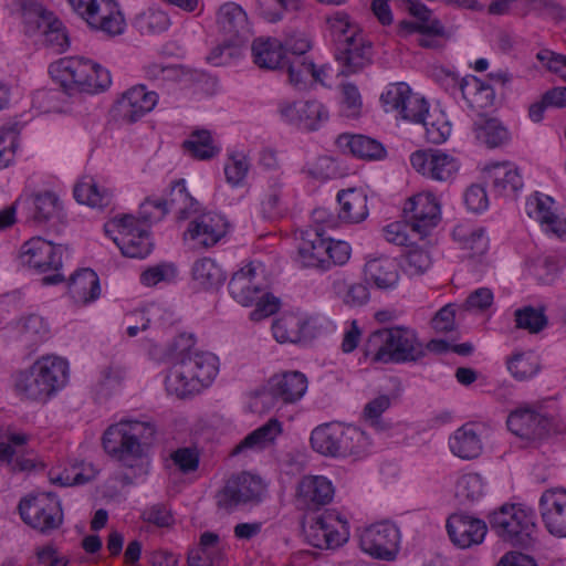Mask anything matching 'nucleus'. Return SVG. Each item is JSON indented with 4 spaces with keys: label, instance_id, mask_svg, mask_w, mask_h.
I'll return each mask as SVG.
<instances>
[{
    "label": "nucleus",
    "instance_id": "f257e3e1",
    "mask_svg": "<svg viewBox=\"0 0 566 566\" xmlns=\"http://www.w3.org/2000/svg\"><path fill=\"white\" fill-rule=\"evenodd\" d=\"M159 213L154 219H161L167 211H174L178 220L191 219L184 240L195 249H208L216 245L228 231L227 220L212 212L199 213V203L187 192L185 180L172 184L168 196L154 203Z\"/></svg>",
    "mask_w": 566,
    "mask_h": 566
},
{
    "label": "nucleus",
    "instance_id": "f03ea898",
    "mask_svg": "<svg viewBox=\"0 0 566 566\" xmlns=\"http://www.w3.org/2000/svg\"><path fill=\"white\" fill-rule=\"evenodd\" d=\"M156 426L148 420H120L109 426L103 434V448L107 454L132 470L119 476L124 484L146 473L144 455L156 436Z\"/></svg>",
    "mask_w": 566,
    "mask_h": 566
},
{
    "label": "nucleus",
    "instance_id": "7ed1b4c3",
    "mask_svg": "<svg viewBox=\"0 0 566 566\" xmlns=\"http://www.w3.org/2000/svg\"><path fill=\"white\" fill-rule=\"evenodd\" d=\"M426 354L413 329L396 326L373 332L365 344V355L373 361H417Z\"/></svg>",
    "mask_w": 566,
    "mask_h": 566
},
{
    "label": "nucleus",
    "instance_id": "20e7f679",
    "mask_svg": "<svg viewBox=\"0 0 566 566\" xmlns=\"http://www.w3.org/2000/svg\"><path fill=\"white\" fill-rule=\"evenodd\" d=\"M67 363L56 356H44L15 376L17 392L28 400L45 402L66 382Z\"/></svg>",
    "mask_w": 566,
    "mask_h": 566
},
{
    "label": "nucleus",
    "instance_id": "39448f33",
    "mask_svg": "<svg viewBox=\"0 0 566 566\" xmlns=\"http://www.w3.org/2000/svg\"><path fill=\"white\" fill-rule=\"evenodd\" d=\"M533 510L522 505H503L490 516L491 528L512 546L527 548L536 539L537 525Z\"/></svg>",
    "mask_w": 566,
    "mask_h": 566
},
{
    "label": "nucleus",
    "instance_id": "423d86ee",
    "mask_svg": "<svg viewBox=\"0 0 566 566\" xmlns=\"http://www.w3.org/2000/svg\"><path fill=\"white\" fill-rule=\"evenodd\" d=\"M156 202L157 200H146L140 207L139 218L125 214L114 218L108 223L107 228L112 227L117 230L114 242L125 256L142 259L151 252L153 242L149 238L147 223L153 219L149 209H158L154 205Z\"/></svg>",
    "mask_w": 566,
    "mask_h": 566
},
{
    "label": "nucleus",
    "instance_id": "0eeeda50",
    "mask_svg": "<svg viewBox=\"0 0 566 566\" xmlns=\"http://www.w3.org/2000/svg\"><path fill=\"white\" fill-rule=\"evenodd\" d=\"M229 291L231 296L243 306L255 303V308L250 313L252 321H261L279 310V300L264 292L252 264L233 274L229 282Z\"/></svg>",
    "mask_w": 566,
    "mask_h": 566
},
{
    "label": "nucleus",
    "instance_id": "6e6552de",
    "mask_svg": "<svg viewBox=\"0 0 566 566\" xmlns=\"http://www.w3.org/2000/svg\"><path fill=\"white\" fill-rule=\"evenodd\" d=\"M57 69L63 86L71 92L96 94L111 85L109 72L84 57H67L59 62Z\"/></svg>",
    "mask_w": 566,
    "mask_h": 566
},
{
    "label": "nucleus",
    "instance_id": "1a4fd4ad",
    "mask_svg": "<svg viewBox=\"0 0 566 566\" xmlns=\"http://www.w3.org/2000/svg\"><path fill=\"white\" fill-rule=\"evenodd\" d=\"M264 493L265 485L260 478L241 473L230 478L214 499L219 510L230 513L241 504L260 502Z\"/></svg>",
    "mask_w": 566,
    "mask_h": 566
},
{
    "label": "nucleus",
    "instance_id": "9d476101",
    "mask_svg": "<svg viewBox=\"0 0 566 566\" xmlns=\"http://www.w3.org/2000/svg\"><path fill=\"white\" fill-rule=\"evenodd\" d=\"M19 511L24 523L41 533L55 530L63 522L61 504L51 493H40L22 500Z\"/></svg>",
    "mask_w": 566,
    "mask_h": 566
},
{
    "label": "nucleus",
    "instance_id": "9b49d317",
    "mask_svg": "<svg viewBox=\"0 0 566 566\" xmlns=\"http://www.w3.org/2000/svg\"><path fill=\"white\" fill-rule=\"evenodd\" d=\"M306 536L314 547L337 548L349 538L348 523L336 511H326L310 526Z\"/></svg>",
    "mask_w": 566,
    "mask_h": 566
},
{
    "label": "nucleus",
    "instance_id": "f8f14e48",
    "mask_svg": "<svg viewBox=\"0 0 566 566\" xmlns=\"http://www.w3.org/2000/svg\"><path fill=\"white\" fill-rule=\"evenodd\" d=\"M412 168L426 178L451 181L460 168L459 160L440 149L417 150L410 156Z\"/></svg>",
    "mask_w": 566,
    "mask_h": 566
},
{
    "label": "nucleus",
    "instance_id": "ddd939ff",
    "mask_svg": "<svg viewBox=\"0 0 566 566\" xmlns=\"http://www.w3.org/2000/svg\"><path fill=\"white\" fill-rule=\"evenodd\" d=\"M359 543L361 549L370 556L391 560L398 551L399 531L388 522L373 524L360 533Z\"/></svg>",
    "mask_w": 566,
    "mask_h": 566
},
{
    "label": "nucleus",
    "instance_id": "4468645a",
    "mask_svg": "<svg viewBox=\"0 0 566 566\" xmlns=\"http://www.w3.org/2000/svg\"><path fill=\"white\" fill-rule=\"evenodd\" d=\"M405 219L409 228L426 237L440 221V205L431 193H418L410 198L403 208Z\"/></svg>",
    "mask_w": 566,
    "mask_h": 566
},
{
    "label": "nucleus",
    "instance_id": "2eb2a0df",
    "mask_svg": "<svg viewBox=\"0 0 566 566\" xmlns=\"http://www.w3.org/2000/svg\"><path fill=\"white\" fill-rule=\"evenodd\" d=\"M157 102L158 96L155 92L147 91L144 85H136L124 92L116 101L113 107L114 116L132 124L153 111Z\"/></svg>",
    "mask_w": 566,
    "mask_h": 566
},
{
    "label": "nucleus",
    "instance_id": "dca6fc26",
    "mask_svg": "<svg viewBox=\"0 0 566 566\" xmlns=\"http://www.w3.org/2000/svg\"><path fill=\"white\" fill-rule=\"evenodd\" d=\"M281 116L306 130H316L329 118L326 106L317 99L283 102L279 107Z\"/></svg>",
    "mask_w": 566,
    "mask_h": 566
},
{
    "label": "nucleus",
    "instance_id": "f3484780",
    "mask_svg": "<svg viewBox=\"0 0 566 566\" xmlns=\"http://www.w3.org/2000/svg\"><path fill=\"white\" fill-rule=\"evenodd\" d=\"M61 255V247L40 237L27 241L20 252L22 263L39 272L59 270L62 264Z\"/></svg>",
    "mask_w": 566,
    "mask_h": 566
},
{
    "label": "nucleus",
    "instance_id": "a211bd4d",
    "mask_svg": "<svg viewBox=\"0 0 566 566\" xmlns=\"http://www.w3.org/2000/svg\"><path fill=\"white\" fill-rule=\"evenodd\" d=\"M335 56L342 66L340 74H355L371 64V44L364 35H350L338 44Z\"/></svg>",
    "mask_w": 566,
    "mask_h": 566
},
{
    "label": "nucleus",
    "instance_id": "6ab92c4d",
    "mask_svg": "<svg viewBox=\"0 0 566 566\" xmlns=\"http://www.w3.org/2000/svg\"><path fill=\"white\" fill-rule=\"evenodd\" d=\"M539 510L547 531L556 537H566V489L546 490L539 499Z\"/></svg>",
    "mask_w": 566,
    "mask_h": 566
},
{
    "label": "nucleus",
    "instance_id": "aec40b11",
    "mask_svg": "<svg viewBox=\"0 0 566 566\" xmlns=\"http://www.w3.org/2000/svg\"><path fill=\"white\" fill-rule=\"evenodd\" d=\"M334 496V488L326 478L307 475L297 484L295 502L300 510L317 511L327 505Z\"/></svg>",
    "mask_w": 566,
    "mask_h": 566
},
{
    "label": "nucleus",
    "instance_id": "412c9836",
    "mask_svg": "<svg viewBox=\"0 0 566 566\" xmlns=\"http://www.w3.org/2000/svg\"><path fill=\"white\" fill-rule=\"evenodd\" d=\"M506 422L512 433L526 440L541 439L551 428L547 416L527 406L512 411Z\"/></svg>",
    "mask_w": 566,
    "mask_h": 566
},
{
    "label": "nucleus",
    "instance_id": "4be33fe9",
    "mask_svg": "<svg viewBox=\"0 0 566 566\" xmlns=\"http://www.w3.org/2000/svg\"><path fill=\"white\" fill-rule=\"evenodd\" d=\"M447 530L454 545L469 548L482 543L488 527L482 520L465 514H453L447 521Z\"/></svg>",
    "mask_w": 566,
    "mask_h": 566
},
{
    "label": "nucleus",
    "instance_id": "5701e85b",
    "mask_svg": "<svg viewBox=\"0 0 566 566\" xmlns=\"http://www.w3.org/2000/svg\"><path fill=\"white\" fill-rule=\"evenodd\" d=\"M84 21L92 29L111 36L122 34L126 25L125 18L114 0H96Z\"/></svg>",
    "mask_w": 566,
    "mask_h": 566
},
{
    "label": "nucleus",
    "instance_id": "b1692460",
    "mask_svg": "<svg viewBox=\"0 0 566 566\" xmlns=\"http://www.w3.org/2000/svg\"><path fill=\"white\" fill-rule=\"evenodd\" d=\"M553 203L551 197L535 193L527 199V214L535 219L545 232L563 238L566 235V219L553 211Z\"/></svg>",
    "mask_w": 566,
    "mask_h": 566
},
{
    "label": "nucleus",
    "instance_id": "393cba45",
    "mask_svg": "<svg viewBox=\"0 0 566 566\" xmlns=\"http://www.w3.org/2000/svg\"><path fill=\"white\" fill-rule=\"evenodd\" d=\"M30 436L24 432H12L7 436V442L0 443V461L7 462L12 471H27L34 467L30 458Z\"/></svg>",
    "mask_w": 566,
    "mask_h": 566
},
{
    "label": "nucleus",
    "instance_id": "a878e982",
    "mask_svg": "<svg viewBox=\"0 0 566 566\" xmlns=\"http://www.w3.org/2000/svg\"><path fill=\"white\" fill-rule=\"evenodd\" d=\"M484 171L494 191L500 196L514 198L523 186L517 167L509 161L491 164Z\"/></svg>",
    "mask_w": 566,
    "mask_h": 566
},
{
    "label": "nucleus",
    "instance_id": "bb28decb",
    "mask_svg": "<svg viewBox=\"0 0 566 566\" xmlns=\"http://www.w3.org/2000/svg\"><path fill=\"white\" fill-rule=\"evenodd\" d=\"M307 389V379L300 371H289L272 376L268 381V390L273 397L284 402H295L301 399Z\"/></svg>",
    "mask_w": 566,
    "mask_h": 566
},
{
    "label": "nucleus",
    "instance_id": "cd10ccee",
    "mask_svg": "<svg viewBox=\"0 0 566 566\" xmlns=\"http://www.w3.org/2000/svg\"><path fill=\"white\" fill-rule=\"evenodd\" d=\"M15 205L28 210L30 218L38 223L57 217L61 209L59 198L51 191L22 196L15 201Z\"/></svg>",
    "mask_w": 566,
    "mask_h": 566
},
{
    "label": "nucleus",
    "instance_id": "c85d7f7f",
    "mask_svg": "<svg viewBox=\"0 0 566 566\" xmlns=\"http://www.w3.org/2000/svg\"><path fill=\"white\" fill-rule=\"evenodd\" d=\"M336 144L344 153L365 160H381L387 155L381 143L365 135L343 134Z\"/></svg>",
    "mask_w": 566,
    "mask_h": 566
},
{
    "label": "nucleus",
    "instance_id": "c756f323",
    "mask_svg": "<svg viewBox=\"0 0 566 566\" xmlns=\"http://www.w3.org/2000/svg\"><path fill=\"white\" fill-rule=\"evenodd\" d=\"M365 276L379 290H391L399 282V265L395 259L381 256L365 264Z\"/></svg>",
    "mask_w": 566,
    "mask_h": 566
},
{
    "label": "nucleus",
    "instance_id": "7c9ffc66",
    "mask_svg": "<svg viewBox=\"0 0 566 566\" xmlns=\"http://www.w3.org/2000/svg\"><path fill=\"white\" fill-rule=\"evenodd\" d=\"M217 23L231 40L244 38L250 31L245 11L234 2H227L219 8Z\"/></svg>",
    "mask_w": 566,
    "mask_h": 566
},
{
    "label": "nucleus",
    "instance_id": "2f4dec72",
    "mask_svg": "<svg viewBox=\"0 0 566 566\" xmlns=\"http://www.w3.org/2000/svg\"><path fill=\"white\" fill-rule=\"evenodd\" d=\"M165 384L167 391L179 398L195 395L206 387L189 371L180 358L170 368Z\"/></svg>",
    "mask_w": 566,
    "mask_h": 566
},
{
    "label": "nucleus",
    "instance_id": "473e14b6",
    "mask_svg": "<svg viewBox=\"0 0 566 566\" xmlns=\"http://www.w3.org/2000/svg\"><path fill=\"white\" fill-rule=\"evenodd\" d=\"M179 358L206 387L217 375V358L209 353L199 352L189 345L186 349H181Z\"/></svg>",
    "mask_w": 566,
    "mask_h": 566
},
{
    "label": "nucleus",
    "instance_id": "72a5a7b5",
    "mask_svg": "<svg viewBox=\"0 0 566 566\" xmlns=\"http://www.w3.org/2000/svg\"><path fill=\"white\" fill-rule=\"evenodd\" d=\"M69 293L81 305L95 301L101 293L97 274L91 269L77 271L70 279Z\"/></svg>",
    "mask_w": 566,
    "mask_h": 566
},
{
    "label": "nucleus",
    "instance_id": "f704fd0d",
    "mask_svg": "<svg viewBox=\"0 0 566 566\" xmlns=\"http://www.w3.org/2000/svg\"><path fill=\"white\" fill-rule=\"evenodd\" d=\"M475 138L489 148L501 147L510 142L509 129L497 118L479 116L473 123Z\"/></svg>",
    "mask_w": 566,
    "mask_h": 566
},
{
    "label": "nucleus",
    "instance_id": "c9c22d12",
    "mask_svg": "<svg viewBox=\"0 0 566 566\" xmlns=\"http://www.w3.org/2000/svg\"><path fill=\"white\" fill-rule=\"evenodd\" d=\"M342 424L325 423L316 427L311 434L312 448L325 457H342Z\"/></svg>",
    "mask_w": 566,
    "mask_h": 566
},
{
    "label": "nucleus",
    "instance_id": "e433bc0d",
    "mask_svg": "<svg viewBox=\"0 0 566 566\" xmlns=\"http://www.w3.org/2000/svg\"><path fill=\"white\" fill-rule=\"evenodd\" d=\"M326 239L318 230L306 232L298 245V260L303 266L324 270Z\"/></svg>",
    "mask_w": 566,
    "mask_h": 566
},
{
    "label": "nucleus",
    "instance_id": "4c0bfd02",
    "mask_svg": "<svg viewBox=\"0 0 566 566\" xmlns=\"http://www.w3.org/2000/svg\"><path fill=\"white\" fill-rule=\"evenodd\" d=\"M340 209L338 217L347 223H358L368 216L367 197L355 189L342 190L337 195Z\"/></svg>",
    "mask_w": 566,
    "mask_h": 566
},
{
    "label": "nucleus",
    "instance_id": "58836bf2",
    "mask_svg": "<svg viewBox=\"0 0 566 566\" xmlns=\"http://www.w3.org/2000/svg\"><path fill=\"white\" fill-rule=\"evenodd\" d=\"M252 54L255 64L263 69L275 70L283 64V46L276 39H255L252 43Z\"/></svg>",
    "mask_w": 566,
    "mask_h": 566
},
{
    "label": "nucleus",
    "instance_id": "ea45409f",
    "mask_svg": "<svg viewBox=\"0 0 566 566\" xmlns=\"http://www.w3.org/2000/svg\"><path fill=\"white\" fill-rule=\"evenodd\" d=\"M449 443L452 453L462 459L476 458L482 450L481 439L472 424L459 428Z\"/></svg>",
    "mask_w": 566,
    "mask_h": 566
},
{
    "label": "nucleus",
    "instance_id": "a19ab883",
    "mask_svg": "<svg viewBox=\"0 0 566 566\" xmlns=\"http://www.w3.org/2000/svg\"><path fill=\"white\" fill-rule=\"evenodd\" d=\"M192 279L205 290H216L226 281V273L213 259L202 258L193 263Z\"/></svg>",
    "mask_w": 566,
    "mask_h": 566
},
{
    "label": "nucleus",
    "instance_id": "79ce46f5",
    "mask_svg": "<svg viewBox=\"0 0 566 566\" xmlns=\"http://www.w3.org/2000/svg\"><path fill=\"white\" fill-rule=\"evenodd\" d=\"M306 321L296 314H284L272 325L275 339L280 343H297L304 337Z\"/></svg>",
    "mask_w": 566,
    "mask_h": 566
},
{
    "label": "nucleus",
    "instance_id": "37998d69",
    "mask_svg": "<svg viewBox=\"0 0 566 566\" xmlns=\"http://www.w3.org/2000/svg\"><path fill=\"white\" fill-rule=\"evenodd\" d=\"M282 424L276 419H270L265 424L248 434L233 450V454L243 449H264L272 444L281 434Z\"/></svg>",
    "mask_w": 566,
    "mask_h": 566
},
{
    "label": "nucleus",
    "instance_id": "c03bdc74",
    "mask_svg": "<svg viewBox=\"0 0 566 566\" xmlns=\"http://www.w3.org/2000/svg\"><path fill=\"white\" fill-rule=\"evenodd\" d=\"M184 149L192 158L208 160L219 154L220 148L207 129H197L192 132L188 139L184 142Z\"/></svg>",
    "mask_w": 566,
    "mask_h": 566
},
{
    "label": "nucleus",
    "instance_id": "a18cd8bd",
    "mask_svg": "<svg viewBox=\"0 0 566 566\" xmlns=\"http://www.w3.org/2000/svg\"><path fill=\"white\" fill-rule=\"evenodd\" d=\"M77 202L93 208H103L111 203L112 196L107 189L101 188L91 177H84L74 188Z\"/></svg>",
    "mask_w": 566,
    "mask_h": 566
},
{
    "label": "nucleus",
    "instance_id": "49530a36",
    "mask_svg": "<svg viewBox=\"0 0 566 566\" xmlns=\"http://www.w3.org/2000/svg\"><path fill=\"white\" fill-rule=\"evenodd\" d=\"M287 73L291 84L296 87L305 86L310 81L323 83L324 70H317L305 56H295L287 62Z\"/></svg>",
    "mask_w": 566,
    "mask_h": 566
},
{
    "label": "nucleus",
    "instance_id": "de8ad7c7",
    "mask_svg": "<svg viewBox=\"0 0 566 566\" xmlns=\"http://www.w3.org/2000/svg\"><path fill=\"white\" fill-rule=\"evenodd\" d=\"M334 294L348 306H361L369 300V291L363 283H349L346 277L337 276L332 283Z\"/></svg>",
    "mask_w": 566,
    "mask_h": 566
},
{
    "label": "nucleus",
    "instance_id": "09e8293b",
    "mask_svg": "<svg viewBox=\"0 0 566 566\" xmlns=\"http://www.w3.org/2000/svg\"><path fill=\"white\" fill-rule=\"evenodd\" d=\"M409 11L419 19V22H403L402 27L411 32H420L433 35H443L444 29L438 20L430 19V11L420 2L411 1Z\"/></svg>",
    "mask_w": 566,
    "mask_h": 566
},
{
    "label": "nucleus",
    "instance_id": "8fccbe9b",
    "mask_svg": "<svg viewBox=\"0 0 566 566\" xmlns=\"http://www.w3.org/2000/svg\"><path fill=\"white\" fill-rule=\"evenodd\" d=\"M340 443L342 457H349L364 454L367 451L370 441L365 431L359 428L342 426Z\"/></svg>",
    "mask_w": 566,
    "mask_h": 566
},
{
    "label": "nucleus",
    "instance_id": "3c124183",
    "mask_svg": "<svg viewBox=\"0 0 566 566\" xmlns=\"http://www.w3.org/2000/svg\"><path fill=\"white\" fill-rule=\"evenodd\" d=\"M517 328L526 329L531 334H537L547 326V317L544 307L524 306L514 313Z\"/></svg>",
    "mask_w": 566,
    "mask_h": 566
},
{
    "label": "nucleus",
    "instance_id": "603ef678",
    "mask_svg": "<svg viewBox=\"0 0 566 566\" xmlns=\"http://www.w3.org/2000/svg\"><path fill=\"white\" fill-rule=\"evenodd\" d=\"M461 90L465 97H470L473 103L482 108L491 106L495 98L493 87L474 76L467 80L461 85Z\"/></svg>",
    "mask_w": 566,
    "mask_h": 566
},
{
    "label": "nucleus",
    "instance_id": "864d4df0",
    "mask_svg": "<svg viewBox=\"0 0 566 566\" xmlns=\"http://www.w3.org/2000/svg\"><path fill=\"white\" fill-rule=\"evenodd\" d=\"M426 130V139L432 144L444 143L451 134V125L444 114H428L421 122Z\"/></svg>",
    "mask_w": 566,
    "mask_h": 566
},
{
    "label": "nucleus",
    "instance_id": "5fc2aeb1",
    "mask_svg": "<svg viewBox=\"0 0 566 566\" xmlns=\"http://www.w3.org/2000/svg\"><path fill=\"white\" fill-rule=\"evenodd\" d=\"M453 238L458 240L463 249L471 251V255H482L488 249V240L483 230H469L464 226H458L453 230Z\"/></svg>",
    "mask_w": 566,
    "mask_h": 566
},
{
    "label": "nucleus",
    "instance_id": "6e6d98bb",
    "mask_svg": "<svg viewBox=\"0 0 566 566\" xmlns=\"http://www.w3.org/2000/svg\"><path fill=\"white\" fill-rule=\"evenodd\" d=\"M19 331L25 344L32 346L46 338L49 328L42 317L29 315L21 319Z\"/></svg>",
    "mask_w": 566,
    "mask_h": 566
},
{
    "label": "nucleus",
    "instance_id": "4d7b16f0",
    "mask_svg": "<svg viewBox=\"0 0 566 566\" xmlns=\"http://www.w3.org/2000/svg\"><path fill=\"white\" fill-rule=\"evenodd\" d=\"M455 495L461 502H473L483 495V482L479 474L462 475L455 485Z\"/></svg>",
    "mask_w": 566,
    "mask_h": 566
},
{
    "label": "nucleus",
    "instance_id": "13d9d810",
    "mask_svg": "<svg viewBox=\"0 0 566 566\" xmlns=\"http://www.w3.org/2000/svg\"><path fill=\"white\" fill-rule=\"evenodd\" d=\"M507 368L518 380H525L534 376L539 366L533 355L516 354L507 361Z\"/></svg>",
    "mask_w": 566,
    "mask_h": 566
},
{
    "label": "nucleus",
    "instance_id": "bf43d9fd",
    "mask_svg": "<svg viewBox=\"0 0 566 566\" xmlns=\"http://www.w3.org/2000/svg\"><path fill=\"white\" fill-rule=\"evenodd\" d=\"M428 109L427 101L410 91L398 113L403 119L421 123L428 116Z\"/></svg>",
    "mask_w": 566,
    "mask_h": 566
},
{
    "label": "nucleus",
    "instance_id": "052dcab7",
    "mask_svg": "<svg viewBox=\"0 0 566 566\" xmlns=\"http://www.w3.org/2000/svg\"><path fill=\"white\" fill-rule=\"evenodd\" d=\"M327 22L331 25L336 48L350 35H363L358 28L349 21L348 14L344 12H337L327 18Z\"/></svg>",
    "mask_w": 566,
    "mask_h": 566
},
{
    "label": "nucleus",
    "instance_id": "680f3d73",
    "mask_svg": "<svg viewBox=\"0 0 566 566\" xmlns=\"http://www.w3.org/2000/svg\"><path fill=\"white\" fill-rule=\"evenodd\" d=\"M126 377V369L118 363H111L101 375L98 381V394L109 395L118 388Z\"/></svg>",
    "mask_w": 566,
    "mask_h": 566
},
{
    "label": "nucleus",
    "instance_id": "e2e57ef3",
    "mask_svg": "<svg viewBox=\"0 0 566 566\" xmlns=\"http://www.w3.org/2000/svg\"><path fill=\"white\" fill-rule=\"evenodd\" d=\"M19 134L13 127L0 129V169L7 168L15 157Z\"/></svg>",
    "mask_w": 566,
    "mask_h": 566
},
{
    "label": "nucleus",
    "instance_id": "0e129e2a",
    "mask_svg": "<svg viewBox=\"0 0 566 566\" xmlns=\"http://www.w3.org/2000/svg\"><path fill=\"white\" fill-rule=\"evenodd\" d=\"M326 260L324 270H329L333 265L345 264L350 256V247L344 241H332L326 239Z\"/></svg>",
    "mask_w": 566,
    "mask_h": 566
},
{
    "label": "nucleus",
    "instance_id": "69168bd1",
    "mask_svg": "<svg viewBox=\"0 0 566 566\" xmlns=\"http://www.w3.org/2000/svg\"><path fill=\"white\" fill-rule=\"evenodd\" d=\"M176 276V268L172 264H158L148 268L140 275V281L146 286H155L159 282H169Z\"/></svg>",
    "mask_w": 566,
    "mask_h": 566
},
{
    "label": "nucleus",
    "instance_id": "338daca9",
    "mask_svg": "<svg viewBox=\"0 0 566 566\" xmlns=\"http://www.w3.org/2000/svg\"><path fill=\"white\" fill-rule=\"evenodd\" d=\"M408 93H410V87L406 83L390 84L380 97L386 111L399 112Z\"/></svg>",
    "mask_w": 566,
    "mask_h": 566
},
{
    "label": "nucleus",
    "instance_id": "774afa93",
    "mask_svg": "<svg viewBox=\"0 0 566 566\" xmlns=\"http://www.w3.org/2000/svg\"><path fill=\"white\" fill-rule=\"evenodd\" d=\"M536 59L551 72L566 80V56L551 50H541Z\"/></svg>",
    "mask_w": 566,
    "mask_h": 566
}]
</instances>
